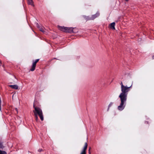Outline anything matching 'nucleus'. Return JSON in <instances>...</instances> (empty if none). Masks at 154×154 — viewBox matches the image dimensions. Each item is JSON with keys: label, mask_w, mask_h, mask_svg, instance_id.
Returning <instances> with one entry per match:
<instances>
[{"label": "nucleus", "mask_w": 154, "mask_h": 154, "mask_svg": "<svg viewBox=\"0 0 154 154\" xmlns=\"http://www.w3.org/2000/svg\"><path fill=\"white\" fill-rule=\"evenodd\" d=\"M121 85V89L122 92L119 96L120 100V103L118 107V109L120 111L123 110L125 106V103L127 100L128 92L131 88L132 84L129 87L127 85H124L122 82L121 81L120 83Z\"/></svg>", "instance_id": "obj_1"}, {"label": "nucleus", "mask_w": 154, "mask_h": 154, "mask_svg": "<svg viewBox=\"0 0 154 154\" xmlns=\"http://www.w3.org/2000/svg\"><path fill=\"white\" fill-rule=\"evenodd\" d=\"M39 30L42 32L44 33L45 32V31L44 29V28L43 27L41 26L40 27H38Z\"/></svg>", "instance_id": "obj_11"}, {"label": "nucleus", "mask_w": 154, "mask_h": 154, "mask_svg": "<svg viewBox=\"0 0 154 154\" xmlns=\"http://www.w3.org/2000/svg\"><path fill=\"white\" fill-rule=\"evenodd\" d=\"M39 60V59H37L35 60V61H33L32 64V68L30 69V70L31 71H34L35 69L36 66V63L38 62Z\"/></svg>", "instance_id": "obj_3"}, {"label": "nucleus", "mask_w": 154, "mask_h": 154, "mask_svg": "<svg viewBox=\"0 0 154 154\" xmlns=\"http://www.w3.org/2000/svg\"><path fill=\"white\" fill-rule=\"evenodd\" d=\"M28 3L29 5H31L32 6H34L32 0H27Z\"/></svg>", "instance_id": "obj_10"}, {"label": "nucleus", "mask_w": 154, "mask_h": 154, "mask_svg": "<svg viewBox=\"0 0 154 154\" xmlns=\"http://www.w3.org/2000/svg\"><path fill=\"white\" fill-rule=\"evenodd\" d=\"M73 30L72 31V32L76 33L78 32V29L76 28H73Z\"/></svg>", "instance_id": "obj_12"}, {"label": "nucleus", "mask_w": 154, "mask_h": 154, "mask_svg": "<svg viewBox=\"0 0 154 154\" xmlns=\"http://www.w3.org/2000/svg\"><path fill=\"white\" fill-rule=\"evenodd\" d=\"M40 105L37 101L33 103V106L34 110H33V112L34 114L35 119L36 121H37L38 120V116L39 117L42 121L44 120L42 111L40 107Z\"/></svg>", "instance_id": "obj_2"}, {"label": "nucleus", "mask_w": 154, "mask_h": 154, "mask_svg": "<svg viewBox=\"0 0 154 154\" xmlns=\"http://www.w3.org/2000/svg\"><path fill=\"white\" fill-rule=\"evenodd\" d=\"M15 110H16V111H17V113L18 112V110H17V108H15Z\"/></svg>", "instance_id": "obj_19"}, {"label": "nucleus", "mask_w": 154, "mask_h": 154, "mask_svg": "<svg viewBox=\"0 0 154 154\" xmlns=\"http://www.w3.org/2000/svg\"><path fill=\"white\" fill-rule=\"evenodd\" d=\"M99 13L97 12L95 14L92 15L91 17L89 18L88 20H93L96 18L99 17Z\"/></svg>", "instance_id": "obj_4"}, {"label": "nucleus", "mask_w": 154, "mask_h": 154, "mask_svg": "<svg viewBox=\"0 0 154 154\" xmlns=\"http://www.w3.org/2000/svg\"><path fill=\"white\" fill-rule=\"evenodd\" d=\"M0 154H7V153L5 151H2L0 150Z\"/></svg>", "instance_id": "obj_13"}, {"label": "nucleus", "mask_w": 154, "mask_h": 154, "mask_svg": "<svg viewBox=\"0 0 154 154\" xmlns=\"http://www.w3.org/2000/svg\"><path fill=\"white\" fill-rule=\"evenodd\" d=\"M36 26L38 28V27H41V26H40L38 23H37V24H36Z\"/></svg>", "instance_id": "obj_17"}, {"label": "nucleus", "mask_w": 154, "mask_h": 154, "mask_svg": "<svg viewBox=\"0 0 154 154\" xmlns=\"http://www.w3.org/2000/svg\"><path fill=\"white\" fill-rule=\"evenodd\" d=\"M152 59H154V55L152 56Z\"/></svg>", "instance_id": "obj_21"}, {"label": "nucleus", "mask_w": 154, "mask_h": 154, "mask_svg": "<svg viewBox=\"0 0 154 154\" xmlns=\"http://www.w3.org/2000/svg\"><path fill=\"white\" fill-rule=\"evenodd\" d=\"M4 147V146H3L2 143L0 142V148L2 149Z\"/></svg>", "instance_id": "obj_14"}, {"label": "nucleus", "mask_w": 154, "mask_h": 154, "mask_svg": "<svg viewBox=\"0 0 154 154\" xmlns=\"http://www.w3.org/2000/svg\"><path fill=\"white\" fill-rule=\"evenodd\" d=\"M88 146V144L87 143H85V146L83 148V149L82 151L81 154H86V151L87 149Z\"/></svg>", "instance_id": "obj_5"}, {"label": "nucleus", "mask_w": 154, "mask_h": 154, "mask_svg": "<svg viewBox=\"0 0 154 154\" xmlns=\"http://www.w3.org/2000/svg\"><path fill=\"white\" fill-rule=\"evenodd\" d=\"M112 103H111L108 106V109H107V111H108L109 109V108L112 105Z\"/></svg>", "instance_id": "obj_15"}, {"label": "nucleus", "mask_w": 154, "mask_h": 154, "mask_svg": "<svg viewBox=\"0 0 154 154\" xmlns=\"http://www.w3.org/2000/svg\"><path fill=\"white\" fill-rule=\"evenodd\" d=\"M146 122L147 123H148V122Z\"/></svg>", "instance_id": "obj_24"}, {"label": "nucleus", "mask_w": 154, "mask_h": 154, "mask_svg": "<svg viewBox=\"0 0 154 154\" xmlns=\"http://www.w3.org/2000/svg\"><path fill=\"white\" fill-rule=\"evenodd\" d=\"M1 64H2L1 61L0 60V66H1Z\"/></svg>", "instance_id": "obj_22"}, {"label": "nucleus", "mask_w": 154, "mask_h": 154, "mask_svg": "<svg viewBox=\"0 0 154 154\" xmlns=\"http://www.w3.org/2000/svg\"><path fill=\"white\" fill-rule=\"evenodd\" d=\"M73 30V28L66 27V29L65 32L71 33L72 31Z\"/></svg>", "instance_id": "obj_6"}, {"label": "nucleus", "mask_w": 154, "mask_h": 154, "mask_svg": "<svg viewBox=\"0 0 154 154\" xmlns=\"http://www.w3.org/2000/svg\"><path fill=\"white\" fill-rule=\"evenodd\" d=\"M89 17H87L86 18V19H87V20H88V18H89Z\"/></svg>", "instance_id": "obj_18"}, {"label": "nucleus", "mask_w": 154, "mask_h": 154, "mask_svg": "<svg viewBox=\"0 0 154 154\" xmlns=\"http://www.w3.org/2000/svg\"><path fill=\"white\" fill-rule=\"evenodd\" d=\"M9 86L13 89H17L18 88V86L17 85H9Z\"/></svg>", "instance_id": "obj_8"}, {"label": "nucleus", "mask_w": 154, "mask_h": 154, "mask_svg": "<svg viewBox=\"0 0 154 154\" xmlns=\"http://www.w3.org/2000/svg\"><path fill=\"white\" fill-rule=\"evenodd\" d=\"M43 150L42 149H39L38 150V151L39 152H41Z\"/></svg>", "instance_id": "obj_16"}, {"label": "nucleus", "mask_w": 154, "mask_h": 154, "mask_svg": "<svg viewBox=\"0 0 154 154\" xmlns=\"http://www.w3.org/2000/svg\"><path fill=\"white\" fill-rule=\"evenodd\" d=\"M57 27L58 29L60 30L65 32L66 29V27L60 26H58Z\"/></svg>", "instance_id": "obj_7"}, {"label": "nucleus", "mask_w": 154, "mask_h": 154, "mask_svg": "<svg viewBox=\"0 0 154 154\" xmlns=\"http://www.w3.org/2000/svg\"><path fill=\"white\" fill-rule=\"evenodd\" d=\"M90 149H91V148L90 147V148H89V153H90Z\"/></svg>", "instance_id": "obj_20"}, {"label": "nucleus", "mask_w": 154, "mask_h": 154, "mask_svg": "<svg viewBox=\"0 0 154 154\" xmlns=\"http://www.w3.org/2000/svg\"><path fill=\"white\" fill-rule=\"evenodd\" d=\"M125 1H128L129 0H125Z\"/></svg>", "instance_id": "obj_23"}, {"label": "nucleus", "mask_w": 154, "mask_h": 154, "mask_svg": "<svg viewBox=\"0 0 154 154\" xmlns=\"http://www.w3.org/2000/svg\"><path fill=\"white\" fill-rule=\"evenodd\" d=\"M115 22H113L112 23L110 24V28H112V29H115Z\"/></svg>", "instance_id": "obj_9"}]
</instances>
